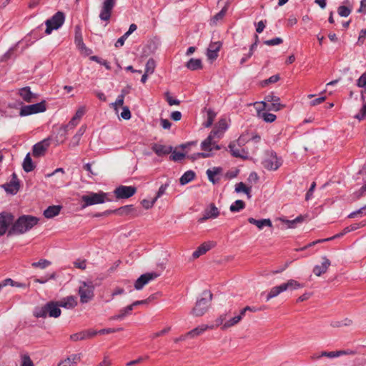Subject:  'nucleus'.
<instances>
[{
	"mask_svg": "<svg viewBox=\"0 0 366 366\" xmlns=\"http://www.w3.org/2000/svg\"><path fill=\"white\" fill-rule=\"evenodd\" d=\"M283 42V39L280 37H275L272 39L264 41V44L267 46H275L281 44Z\"/></svg>",
	"mask_w": 366,
	"mask_h": 366,
	"instance_id": "obj_50",
	"label": "nucleus"
},
{
	"mask_svg": "<svg viewBox=\"0 0 366 366\" xmlns=\"http://www.w3.org/2000/svg\"><path fill=\"white\" fill-rule=\"evenodd\" d=\"M351 353H352V352L348 351V350H337V351H330V352L322 351L320 352V356H322V357H328V358L332 359V358L340 357L342 355H349Z\"/></svg>",
	"mask_w": 366,
	"mask_h": 366,
	"instance_id": "obj_27",
	"label": "nucleus"
},
{
	"mask_svg": "<svg viewBox=\"0 0 366 366\" xmlns=\"http://www.w3.org/2000/svg\"><path fill=\"white\" fill-rule=\"evenodd\" d=\"M195 176H196L195 172H193L192 170L187 171L180 177L179 182L182 185H184V184L190 182L191 181H192L194 179Z\"/></svg>",
	"mask_w": 366,
	"mask_h": 366,
	"instance_id": "obj_35",
	"label": "nucleus"
},
{
	"mask_svg": "<svg viewBox=\"0 0 366 366\" xmlns=\"http://www.w3.org/2000/svg\"><path fill=\"white\" fill-rule=\"evenodd\" d=\"M209 327L207 325H202L199 327H197L189 332L187 333V336H191V337H195L197 335H199L203 332H204Z\"/></svg>",
	"mask_w": 366,
	"mask_h": 366,
	"instance_id": "obj_39",
	"label": "nucleus"
},
{
	"mask_svg": "<svg viewBox=\"0 0 366 366\" xmlns=\"http://www.w3.org/2000/svg\"><path fill=\"white\" fill-rule=\"evenodd\" d=\"M57 302L59 307H61L67 309H72L77 305L76 299L73 296H69Z\"/></svg>",
	"mask_w": 366,
	"mask_h": 366,
	"instance_id": "obj_28",
	"label": "nucleus"
},
{
	"mask_svg": "<svg viewBox=\"0 0 366 366\" xmlns=\"http://www.w3.org/2000/svg\"><path fill=\"white\" fill-rule=\"evenodd\" d=\"M222 46L220 41L212 42L207 50V56L209 60L214 61L218 57V52Z\"/></svg>",
	"mask_w": 366,
	"mask_h": 366,
	"instance_id": "obj_20",
	"label": "nucleus"
},
{
	"mask_svg": "<svg viewBox=\"0 0 366 366\" xmlns=\"http://www.w3.org/2000/svg\"><path fill=\"white\" fill-rule=\"evenodd\" d=\"M264 99L267 102L271 103L268 107V110L277 112L284 107V105L280 103V98L273 94L267 95Z\"/></svg>",
	"mask_w": 366,
	"mask_h": 366,
	"instance_id": "obj_21",
	"label": "nucleus"
},
{
	"mask_svg": "<svg viewBox=\"0 0 366 366\" xmlns=\"http://www.w3.org/2000/svg\"><path fill=\"white\" fill-rule=\"evenodd\" d=\"M94 286L92 281L82 282L79 288V295L81 303H87L94 297Z\"/></svg>",
	"mask_w": 366,
	"mask_h": 366,
	"instance_id": "obj_7",
	"label": "nucleus"
},
{
	"mask_svg": "<svg viewBox=\"0 0 366 366\" xmlns=\"http://www.w3.org/2000/svg\"><path fill=\"white\" fill-rule=\"evenodd\" d=\"M78 122L79 121L77 119L72 117L69 122L67 124L62 126L60 129L63 132L64 134H66L69 129H71L75 126H76Z\"/></svg>",
	"mask_w": 366,
	"mask_h": 366,
	"instance_id": "obj_46",
	"label": "nucleus"
},
{
	"mask_svg": "<svg viewBox=\"0 0 366 366\" xmlns=\"http://www.w3.org/2000/svg\"><path fill=\"white\" fill-rule=\"evenodd\" d=\"M352 12V8L347 6H340L337 8V13L341 17H347Z\"/></svg>",
	"mask_w": 366,
	"mask_h": 366,
	"instance_id": "obj_42",
	"label": "nucleus"
},
{
	"mask_svg": "<svg viewBox=\"0 0 366 366\" xmlns=\"http://www.w3.org/2000/svg\"><path fill=\"white\" fill-rule=\"evenodd\" d=\"M115 5L116 0H104L99 14L100 19L108 21L111 18L112 12Z\"/></svg>",
	"mask_w": 366,
	"mask_h": 366,
	"instance_id": "obj_12",
	"label": "nucleus"
},
{
	"mask_svg": "<svg viewBox=\"0 0 366 366\" xmlns=\"http://www.w3.org/2000/svg\"><path fill=\"white\" fill-rule=\"evenodd\" d=\"M322 260L321 265H315L312 270L313 273L317 277L325 274L331 265L330 260L326 256L322 257Z\"/></svg>",
	"mask_w": 366,
	"mask_h": 366,
	"instance_id": "obj_19",
	"label": "nucleus"
},
{
	"mask_svg": "<svg viewBox=\"0 0 366 366\" xmlns=\"http://www.w3.org/2000/svg\"><path fill=\"white\" fill-rule=\"evenodd\" d=\"M228 148L229 149L231 154L233 157L242 159H247V156L242 155L241 154V151L239 149L236 148V144L234 142L229 143Z\"/></svg>",
	"mask_w": 366,
	"mask_h": 366,
	"instance_id": "obj_36",
	"label": "nucleus"
},
{
	"mask_svg": "<svg viewBox=\"0 0 366 366\" xmlns=\"http://www.w3.org/2000/svg\"><path fill=\"white\" fill-rule=\"evenodd\" d=\"M169 183H166L164 184L161 185V187L159 188V190L157 193L156 197H154V199H156V200H157L158 198L162 197L165 193V191H166L167 188L169 187Z\"/></svg>",
	"mask_w": 366,
	"mask_h": 366,
	"instance_id": "obj_61",
	"label": "nucleus"
},
{
	"mask_svg": "<svg viewBox=\"0 0 366 366\" xmlns=\"http://www.w3.org/2000/svg\"><path fill=\"white\" fill-rule=\"evenodd\" d=\"M74 267L81 269H85L86 261L85 259H77L74 262Z\"/></svg>",
	"mask_w": 366,
	"mask_h": 366,
	"instance_id": "obj_62",
	"label": "nucleus"
},
{
	"mask_svg": "<svg viewBox=\"0 0 366 366\" xmlns=\"http://www.w3.org/2000/svg\"><path fill=\"white\" fill-rule=\"evenodd\" d=\"M75 44L80 49H85V44L83 42L81 31L79 26H75Z\"/></svg>",
	"mask_w": 366,
	"mask_h": 366,
	"instance_id": "obj_33",
	"label": "nucleus"
},
{
	"mask_svg": "<svg viewBox=\"0 0 366 366\" xmlns=\"http://www.w3.org/2000/svg\"><path fill=\"white\" fill-rule=\"evenodd\" d=\"M132 306L128 305L126 307L122 308L120 310L119 313L122 316V318H124L126 316L131 314V312L132 311Z\"/></svg>",
	"mask_w": 366,
	"mask_h": 366,
	"instance_id": "obj_58",
	"label": "nucleus"
},
{
	"mask_svg": "<svg viewBox=\"0 0 366 366\" xmlns=\"http://www.w3.org/2000/svg\"><path fill=\"white\" fill-rule=\"evenodd\" d=\"M219 215V211L214 204L211 203L204 209L203 216L199 219V222H203L209 219H215Z\"/></svg>",
	"mask_w": 366,
	"mask_h": 366,
	"instance_id": "obj_17",
	"label": "nucleus"
},
{
	"mask_svg": "<svg viewBox=\"0 0 366 366\" xmlns=\"http://www.w3.org/2000/svg\"><path fill=\"white\" fill-rule=\"evenodd\" d=\"M137 192V188L134 186H124L121 185L117 187L114 194L117 199H127L132 197Z\"/></svg>",
	"mask_w": 366,
	"mask_h": 366,
	"instance_id": "obj_13",
	"label": "nucleus"
},
{
	"mask_svg": "<svg viewBox=\"0 0 366 366\" xmlns=\"http://www.w3.org/2000/svg\"><path fill=\"white\" fill-rule=\"evenodd\" d=\"M241 320V316H235L232 318H231L230 320H229L228 321H227L222 327V330H224V329H227V328H229L230 327H232L235 325H237L239 321Z\"/></svg>",
	"mask_w": 366,
	"mask_h": 366,
	"instance_id": "obj_43",
	"label": "nucleus"
},
{
	"mask_svg": "<svg viewBox=\"0 0 366 366\" xmlns=\"http://www.w3.org/2000/svg\"><path fill=\"white\" fill-rule=\"evenodd\" d=\"M227 124L225 119H220L218 122L217 127L214 128L213 129L219 130V133L216 137L219 138L223 132L227 129Z\"/></svg>",
	"mask_w": 366,
	"mask_h": 366,
	"instance_id": "obj_41",
	"label": "nucleus"
},
{
	"mask_svg": "<svg viewBox=\"0 0 366 366\" xmlns=\"http://www.w3.org/2000/svg\"><path fill=\"white\" fill-rule=\"evenodd\" d=\"M356 85L360 88L366 89V71H365L357 80Z\"/></svg>",
	"mask_w": 366,
	"mask_h": 366,
	"instance_id": "obj_52",
	"label": "nucleus"
},
{
	"mask_svg": "<svg viewBox=\"0 0 366 366\" xmlns=\"http://www.w3.org/2000/svg\"><path fill=\"white\" fill-rule=\"evenodd\" d=\"M245 207V203L244 201L238 199L236 200L232 204H231L229 209L232 212H237L243 209Z\"/></svg>",
	"mask_w": 366,
	"mask_h": 366,
	"instance_id": "obj_38",
	"label": "nucleus"
},
{
	"mask_svg": "<svg viewBox=\"0 0 366 366\" xmlns=\"http://www.w3.org/2000/svg\"><path fill=\"white\" fill-rule=\"evenodd\" d=\"M123 329L122 327L119 328H105L98 330L99 335H106L109 333H113L119 331H122Z\"/></svg>",
	"mask_w": 366,
	"mask_h": 366,
	"instance_id": "obj_56",
	"label": "nucleus"
},
{
	"mask_svg": "<svg viewBox=\"0 0 366 366\" xmlns=\"http://www.w3.org/2000/svg\"><path fill=\"white\" fill-rule=\"evenodd\" d=\"M165 97H166V100L169 106L179 105L180 104V101L178 99H173L171 97L170 93L169 92H167L165 93Z\"/></svg>",
	"mask_w": 366,
	"mask_h": 366,
	"instance_id": "obj_55",
	"label": "nucleus"
},
{
	"mask_svg": "<svg viewBox=\"0 0 366 366\" xmlns=\"http://www.w3.org/2000/svg\"><path fill=\"white\" fill-rule=\"evenodd\" d=\"M156 67V62L154 59L150 58L148 59L145 66V72L150 74H153Z\"/></svg>",
	"mask_w": 366,
	"mask_h": 366,
	"instance_id": "obj_45",
	"label": "nucleus"
},
{
	"mask_svg": "<svg viewBox=\"0 0 366 366\" xmlns=\"http://www.w3.org/2000/svg\"><path fill=\"white\" fill-rule=\"evenodd\" d=\"M222 172V169L219 167H214L212 169H209L207 170L206 173L208 177L209 180L213 184H216L219 182V178H215L214 176L219 174Z\"/></svg>",
	"mask_w": 366,
	"mask_h": 366,
	"instance_id": "obj_29",
	"label": "nucleus"
},
{
	"mask_svg": "<svg viewBox=\"0 0 366 366\" xmlns=\"http://www.w3.org/2000/svg\"><path fill=\"white\" fill-rule=\"evenodd\" d=\"M114 212L116 214L120 216H127L132 214V217H137L139 215V212H137V209L133 207L132 204L125 205L123 207H120L118 209H114Z\"/></svg>",
	"mask_w": 366,
	"mask_h": 366,
	"instance_id": "obj_18",
	"label": "nucleus"
},
{
	"mask_svg": "<svg viewBox=\"0 0 366 366\" xmlns=\"http://www.w3.org/2000/svg\"><path fill=\"white\" fill-rule=\"evenodd\" d=\"M39 219L31 215H21L15 220L14 216L13 223L9 231L8 237L20 235L26 233L38 224Z\"/></svg>",
	"mask_w": 366,
	"mask_h": 366,
	"instance_id": "obj_1",
	"label": "nucleus"
},
{
	"mask_svg": "<svg viewBox=\"0 0 366 366\" xmlns=\"http://www.w3.org/2000/svg\"><path fill=\"white\" fill-rule=\"evenodd\" d=\"M131 112L128 107H124L121 113V117L125 120H129L131 118Z\"/></svg>",
	"mask_w": 366,
	"mask_h": 366,
	"instance_id": "obj_57",
	"label": "nucleus"
},
{
	"mask_svg": "<svg viewBox=\"0 0 366 366\" xmlns=\"http://www.w3.org/2000/svg\"><path fill=\"white\" fill-rule=\"evenodd\" d=\"M21 366H34V364L30 357L25 355L22 358Z\"/></svg>",
	"mask_w": 366,
	"mask_h": 366,
	"instance_id": "obj_64",
	"label": "nucleus"
},
{
	"mask_svg": "<svg viewBox=\"0 0 366 366\" xmlns=\"http://www.w3.org/2000/svg\"><path fill=\"white\" fill-rule=\"evenodd\" d=\"M366 117V103L362 106L360 113L355 115V118L362 120Z\"/></svg>",
	"mask_w": 366,
	"mask_h": 366,
	"instance_id": "obj_63",
	"label": "nucleus"
},
{
	"mask_svg": "<svg viewBox=\"0 0 366 366\" xmlns=\"http://www.w3.org/2000/svg\"><path fill=\"white\" fill-rule=\"evenodd\" d=\"M45 110V102L42 101L36 104L22 106L19 112V115L21 117H25L31 114L43 112Z\"/></svg>",
	"mask_w": 366,
	"mask_h": 366,
	"instance_id": "obj_11",
	"label": "nucleus"
},
{
	"mask_svg": "<svg viewBox=\"0 0 366 366\" xmlns=\"http://www.w3.org/2000/svg\"><path fill=\"white\" fill-rule=\"evenodd\" d=\"M185 66L191 70L196 71L202 69V63L200 59L191 58L187 63Z\"/></svg>",
	"mask_w": 366,
	"mask_h": 366,
	"instance_id": "obj_30",
	"label": "nucleus"
},
{
	"mask_svg": "<svg viewBox=\"0 0 366 366\" xmlns=\"http://www.w3.org/2000/svg\"><path fill=\"white\" fill-rule=\"evenodd\" d=\"M280 76L279 74L273 75V76H270L269 79L262 81L261 82V85L262 86H266L269 84L276 83L277 81H278L280 80Z\"/></svg>",
	"mask_w": 366,
	"mask_h": 366,
	"instance_id": "obj_49",
	"label": "nucleus"
},
{
	"mask_svg": "<svg viewBox=\"0 0 366 366\" xmlns=\"http://www.w3.org/2000/svg\"><path fill=\"white\" fill-rule=\"evenodd\" d=\"M227 11V6L225 5L222 10L213 17L214 21H218L223 18Z\"/></svg>",
	"mask_w": 366,
	"mask_h": 366,
	"instance_id": "obj_60",
	"label": "nucleus"
},
{
	"mask_svg": "<svg viewBox=\"0 0 366 366\" xmlns=\"http://www.w3.org/2000/svg\"><path fill=\"white\" fill-rule=\"evenodd\" d=\"M219 133V130L212 129L208 137L201 143V149L204 152L212 153L213 149L219 150L221 146L216 144L214 138Z\"/></svg>",
	"mask_w": 366,
	"mask_h": 366,
	"instance_id": "obj_9",
	"label": "nucleus"
},
{
	"mask_svg": "<svg viewBox=\"0 0 366 366\" xmlns=\"http://www.w3.org/2000/svg\"><path fill=\"white\" fill-rule=\"evenodd\" d=\"M214 247L212 242H204L192 254L193 258L196 259L205 254Z\"/></svg>",
	"mask_w": 366,
	"mask_h": 366,
	"instance_id": "obj_24",
	"label": "nucleus"
},
{
	"mask_svg": "<svg viewBox=\"0 0 366 366\" xmlns=\"http://www.w3.org/2000/svg\"><path fill=\"white\" fill-rule=\"evenodd\" d=\"M282 159L274 152H269L262 162V166L267 170L275 171L282 165Z\"/></svg>",
	"mask_w": 366,
	"mask_h": 366,
	"instance_id": "obj_8",
	"label": "nucleus"
},
{
	"mask_svg": "<svg viewBox=\"0 0 366 366\" xmlns=\"http://www.w3.org/2000/svg\"><path fill=\"white\" fill-rule=\"evenodd\" d=\"M207 119L206 122L204 123L205 127H209L213 124L214 119L216 117V113L211 109H209L207 111Z\"/></svg>",
	"mask_w": 366,
	"mask_h": 366,
	"instance_id": "obj_40",
	"label": "nucleus"
},
{
	"mask_svg": "<svg viewBox=\"0 0 366 366\" xmlns=\"http://www.w3.org/2000/svg\"><path fill=\"white\" fill-rule=\"evenodd\" d=\"M14 214L9 212H0V237L7 234L13 223Z\"/></svg>",
	"mask_w": 366,
	"mask_h": 366,
	"instance_id": "obj_10",
	"label": "nucleus"
},
{
	"mask_svg": "<svg viewBox=\"0 0 366 366\" xmlns=\"http://www.w3.org/2000/svg\"><path fill=\"white\" fill-rule=\"evenodd\" d=\"M156 199H153L152 201H149V200H147V199H143L142 202H141V204L142 205V207L144 208H145L146 209H150L153 207L154 204L156 202Z\"/></svg>",
	"mask_w": 366,
	"mask_h": 366,
	"instance_id": "obj_59",
	"label": "nucleus"
},
{
	"mask_svg": "<svg viewBox=\"0 0 366 366\" xmlns=\"http://www.w3.org/2000/svg\"><path fill=\"white\" fill-rule=\"evenodd\" d=\"M259 117H262L264 122H269V123H272V122H274L277 118L276 115H274L272 113H267V112L260 113V116H259Z\"/></svg>",
	"mask_w": 366,
	"mask_h": 366,
	"instance_id": "obj_48",
	"label": "nucleus"
},
{
	"mask_svg": "<svg viewBox=\"0 0 366 366\" xmlns=\"http://www.w3.org/2000/svg\"><path fill=\"white\" fill-rule=\"evenodd\" d=\"M248 222L255 225L259 229H262L264 227H272V221L269 219H256L253 217H249Z\"/></svg>",
	"mask_w": 366,
	"mask_h": 366,
	"instance_id": "obj_23",
	"label": "nucleus"
},
{
	"mask_svg": "<svg viewBox=\"0 0 366 366\" xmlns=\"http://www.w3.org/2000/svg\"><path fill=\"white\" fill-rule=\"evenodd\" d=\"M51 264V262L45 259H41L38 262H33L31 264V266L33 267H39L41 269H44L46 267L49 266Z\"/></svg>",
	"mask_w": 366,
	"mask_h": 366,
	"instance_id": "obj_47",
	"label": "nucleus"
},
{
	"mask_svg": "<svg viewBox=\"0 0 366 366\" xmlns=\"http://www.w3.org/2000/svg\"><path fill=\"white\" fill-rule=\"evenodd\" d=\"M303 287L304 285L302 284H300L297 281L292 279L289 280L287 282L272 287L269 292L266 295V301L268 302L271 299L278 296L280 293L288 290H297L299 288H302Z\"/></svg>",
	"mask_w": 366,
	"mask_h": 366,
	"instance_id": "obj_3",
	"label": "nucleus"
},
{
	"mask_svg": "<svg viewBox=\"0 0 366 366\" xmlns=\"http://www.w3.org/2000/svg\"><path fill=\"white\" fill-rule=\"evenodd\" d=\"M91 59L93 60V61H97L98 63H99L102 65H104L106 67V69H108V70H109L111 69L109 63L107 60L100 59L97 56H92L91 57Z\"/></svg>",
	"mask_w": 366,
	"mask_h": 366,
	"instance_id": "obj_54",
	"label": "nucleus"
},
{
	"mask_svg": "<svg viewBox=\"0 0 366 366\" xmlns=\"http://www.w3.org/2000/svg\"><path fill=\"white\" fill-rule=\"evenodd\" d=\"M70 340L74 342L86 340L84 331L83 330L79 332L72 334L70 335Z\"/></svg>",
	"mask_w": 366,
	"mask_h": 366,
	"instance_id": "obj_51",
	"label": "nucleus"
},
{
	"mask_svg": "<svg viewBox=\"0 0 366 366\" xmlns=\"http://www.w3.org/2000/svg\"><path fill=\"white\" fill-rule=\"evenodd\" d=\"M81 355L79 354H73L64 360L60 362L61 366H71L72 365L77 364L81 360Z\"/></svg>",
	"mask_w": 366,
	"mask_h": 366,
	"instance_id": "obj_31",
	"label": "nucleus"
},
{
	"mask_svg": "<svg viewBox=\"0 0 366 366\" xmlns=\"http://www.w3.org/2000/svg\"><path fill=\"white\" fill-rule=\"evenodd\" d=\"M185 157V154L179 152L174 151L170 157V159L174 162H178L183 159Z\"/></svg>",
	"mask_w": 366,
	"mask_h": 366,
	"instance_id": "obj_53",
	"label": "nucleus"
},
{
	"mask_svg": "<svg viewBox=\"0 0 366 366\" xmlns=\"http://www.w3.org/2000/svg\"><path fill=\"white\" fill-rule=\"evenodd\" d=\"M61 208V205L49 206L44 211V216L47 219L53 218L59 214Z\"/></svg>",
	"mask_w": 366,
	"mask_h": 366,
	"instance_id": "obj_26",
	"label": "nucleus"
},
{
	"mask_svg": "<svg viewBox=\"0 0 366 366\" xmlns=\"http://www.w3.org/2000/svg\"><path fill=\"white\" fill-rule=\"evenodd\" d=\"M86 131V127L81 126L76 133V134L72 137V139L69 144V146L71 147H75L79 145V141L81 139V136Z\"/></svg>",
	"mask_w": 366,
	"mask_h": 366,
	"instance_id": "obj_32",
	"label": "nucleus"
},
{
	"mask_svg": "<svg viewBox=\"0 0 366 366\" xmlns=\"http://www.w3.org/2000/svg\"><path fill=\"white\" fill-rule=\"evenodd\" d=\"M49 145L50 138L44 139V140L35 144L33 146V155L36 157L44 156Z\"/></svg>",
	"mask_w": 366,
	"mask_h": 366,
	"instance_id": "obj_16",
	"label": "nucleus"
},
{
	"mask_svg": "<svg viewBox=\"0 0 366 366\" xmlns=\"http://www.w3.org/2000/svg\"><path fill=\"white\" fill-rule=\"evenodd\" d=\"M159 276L157 272H147L142 274L134 282V288L137 290H142L145 285L155 280Z\"/></svg>",
	"mask_w": 366,
	"mask_h": 366,
	"instance_id": "obj_14",
	"label": "nucleus"
},
{
	"mask_svg": "<svg viewBox=\"0 0 366 366\" xmlns=\"http://www.w3.org/2000/svg\"><path fill=\"white\" fill-rule=\"evenodd\" d=\"M2 282L4 285V287H6L7 285H10L12 287H22V288H25L26 287V284L15 282L11 278H7V279L3 280Z\"/></svg>",
	"mask_w": 366,
	"mask_h": 366,
	"instance_id": "obj_44",
	"label": "nucleus"
},
{
	"mask_svg": "<svg viewBox=\"0 0 366 366\" xmlns=\"http://www.w3.org/2000/svg\"><path fill=\"white\" fill-rule=\"evenodd\" d=\"M202 295L205 297H202L197 300L194 307L192 310L191 314L195 317H201L204 315L209 309L210 302L212 300V294L209 290H204Z\"/></svg>",
	"mask_w": 366,
	"mask_h": 366,
	"instance_id": "obj_4",
	"label": "nucleus"
},
{
	"mask_svg": "<svg viewBox=\"0 0 366 366\" xmlns=\"http://www.w3.org/2000/svg\"><path fill=\"white\" fill-rule=\"evenodd\" d=\"M235 192H244L247 194L248 198L251 197V187H248L245 185L243 182L237 183L235 186Z\"/></svg>",
	"mask_w": 366,
	"mask_h": 366,
	"instance_id": "obj_37",
	"label": "nucleus"
},
{
	"mask_svg": "<svg viewBox=\"0 0 366 366\" xmlns=\"http://www.w3.org/2000/svg\"><path fill=\"white\" fill-rule=\"evenodd\" d=\"M22 167H23L24 170L26 172H30L34 169L35 165L34 164V163L32 162V159L30 157L29 153H28L26 155V157L24 159L23 164H22Z\"/></svg>",
	"mask_w": 366,
	"mask_h": 366,
	"instance_id": "obj_34",
	"label": "nucleus"
},
{
	"mask_svg": "<svg viewBox=\"0 0 366 366\" xmlns=\"http://www.w3.org/2000/svg\"><path fill=\"white\" fill-rule=\"evenodd\" d=\"M19 95L26 102H31L36 98V94L31 92L29 86L21 88L19 92Z\"/></svg>",
	"mask_w": 366,
	"mask_h": 366,
	"instance_id": "obj_25",
	"label": "nucleus"
},
{
	"mask_svg": "<svg viewBox=\"0 0 366 366\" xmlns=\"http://www.w3.org/2000/svg\"><path fill=\"white\" fill-rule=\"evenodd\" d=\"M2 187L7 193L16 194L20 188V182L17 175L13 173L10 182L4 184Z\"/></svg>",
	"mask_w": 366,
	"mask_h": 366,
	"instance_id": "obj_15",
	"label": "nucleus"
},
{
	"mask_svg": "<svg viewBox=\"0 0 366 366\" xmlns=\"http://www.w3.org/2000/svg\"><path fill=\"white\" fill-rule=\"evenodd\" d=\"M107 194L103 192L98 193L89 192L87 194L83 195L81 197V200L83 202L81 208L84 209L89 206L102 204L105 202Z\"/></svg>",
	"mask_w": 366,
	"mask_h": 366,
	"instance_id": "obj_5",
	"label": "nucleus"
},
{
	"mask_svg": "<svg viewBox=\"0 0 366 366\" xmlns=\"http://www.w3.org/2000/svg\"><path fill=\"white\" fill-rule=\"evenodd\" d=\"M152 151L158 156H164L172 152V146H166L160 144H154L152 147Z\"/></svg>",
	"mask_w": 366,
	"mask_h": 366,
	"instance_id": "obj_22",
	"label": "nucleus"
},
{
	"mask_svg": "<svg viewBox=\"0 0 366 366\" xmlns=\"http://www.w3.org/2000/svg\"><path fill=\"white\" fill-rule=\"evenodd\" d=\"M65 20V15L62 11L56 12L51 19L45 21L46 34H50L53 30L58 29L64 24Z\"/></svg>",
	"mask_w": 366,
	"mask_h": 366,
	"instance_id": "obj_6",
	"label": "nucleus"
},
{
	"mask_svg": "<svg viewBox=\"0 0 366 366\" xmlns=\"http://www.w3.org/2000/svg\"><path fill=\"white\" fill-rule=\"evenodd\" d=\"M61 311L57 302L50 301L42 307H37L34 309L33 315L35 317L45 318L47 316L50 317H59Z\"/></svg>",
	"mask_w": 366,
	"mask_h": 366,
	"instance_id": "obj_2",
	"label": "nucleus"
}]
</instances>
